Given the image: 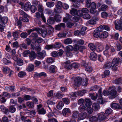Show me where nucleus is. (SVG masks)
Instances as JSON below:
<instances>
[{
  "label": "nucleus",
  "instance_id": "obj_18",
  "mask_svg": "<svg viewBox=\"0 0 122 122\" xmlns=\"http://www.w3.org/2000/svg\"><path fill=\"white\" fill-rule=\"evenodd\" d=\"M66 17L63 18V21L64 22H67L70 20V18L71 17L67 13L66 14Z\"/></svg>",
  "mask_w": 122,
  "mask_h": 122
},
{
  "label": "nucleus",
  "instance_id": "obj_57",
  "mask_svg": "<svg viewBox=\"0 0 122 122\" xmlns=\"http://www.w3.org/2000/svg\"><path fill=\"white\" fill-rule=\"evenodd\" d=\"M108 14L106 12L103 11L102 12L101 14V16L102 17L105 18L108 16Z\"/></svg>",
  "mask_w": 122,
  "mask_h": 122
},
{
  "label": "nucleus",
  "instance_id": "obj_33",
  "mask_svg": "<svg viewBox=\"0 0 122 122\" xmlns=\"http://www.w3.org/2000/svg\"><path fill=\"white\" fill-rule=\"evenodd\" d=\"M116 50L117 51H120L122 48V46L121 44L118 42H117L116 44Z\"/></svg>",
  "mask_w": 122,
  "mask_h": 122
},
{
  "label": "nucleus",
  "instance_id": "obj_1",
  "mask_svg": "<svg viewBox=\"0 0 122 122\" xmlns=\"http://www.w3.org/2000/svg\"><path fill=\"white\" fill-rule=\"evenodd\" d=\"M61 20V17L59 15L55 16L54 19L52 17H50L47 20L48 23H53L56 22H60Z\"/></svg>",
  "mask_w": 122,
  "mask_h": 122
},
{
  "label": "nucleus",
  "instance_id": "obj_32",
  "mask_svg": "<svg viewBox=\"0 0 122 122\" xmlns=\"http://www.w3.org/2000/svg\"><path fill=\"white\" fill-rule=\"evenodd\" d=\"M97 118L95 116L91 117L89 119V121L92 122H96L97 121Z\"/></svg>",
  "mask_w": 122,
  "mask_h": 122
},
{
  "label": "nucleus",
  "instance_id": "obj_52",
  "mask_svg": "<svg viewBox=\"0 0 122 122\" xmlns=\"http://www.w3.org/2000/svg\"><path fill=\"white\" fill-rule=\"evenodd\" d=\"M8 18L6 17H1V22L2 23H7V22Z\"/></svg>",
  "mask_w": 122,
  "mask_h": 122
},
{
  "label": "nucleus",
  "instance_id": "obj_25",
  "mask_svg": "<svg viewBox=\"0 0 122 122\" xmlns=\"http://www.w3.org/2000/svg\"><path fill=\"white\" fill-rule=\"evenodd\" d=\"M79 110L80 112L86 110L87 108L84 104H82L79 107Z\"/></svg>",
  "mask_w": 122,
  "mask_h": 122
},
{
  "label": "nucleus",
  "instance_id": "obj_58",
  "mask_svg": "<svg viewBox=\"0 0 122 122\" xmlns=\"http://www.w3.org/2000/svg\"><path fill=\"white\" fill-rule=\"evenodd\" d=\"M74 34L76 36H79L82 35V34L81 31L79 30H77L75 31L74 32Z\"/></svg>",
  "mask_w": 122,
  "mask_h": 122
},
{
  "label": "nucleus",
  "instance_id": "obj_30",
  "mask_svg": "<svg viewBox=\"0 0 122 122\" xmlns=\"http://www.w3.org/2000/svg\"><path fill=\"white\" fill-rule=\"evenodd\" d=\"M16 110L15 107L13 106H11L9 107V112H10L11 113H14L15 112Z\"/></svg>",
  "mask_w": 122,
  "mask_h": 122
},
{
  "label": "nucleus",
  "instance_id": "obj_27",
  "mask_svg": "<svg viewBox=\"0 0 122 122\" xmlns=\"http://www.w3.org/2000/svg\"><path fill=\"white\" fill-rule=\"evenodd\" d=\"M43 39L41 38H39L36 41H35L34 39L32 40V42L33 43H35L37 42L38 43H40L43 42Z\"/></svg>",
  "mask_w": 122,
  "mask_h": 122
},
{
  "label": "nucleus",
  "instance_id": "obj_21",
  "mask_svg": "<svg viewBox=\"0 0 122 122\" xmlns=\"http://www.w3.org/2000/svg\"><path fill=\"white\" fill-rule=\"evenodd\" d=\"M108 8V6L106 5H103L101 6L100 8H99V11H105Z\"/></svg>",
  "mask_w": 122,
  "mask_h": 122
},
{
  "label": "nucleus",
  "instance_id": "obj_55",
  "mask_svg": "<svg viewBox=\"0 0 122 122\" xmlns=\"http://www.w3.org/2000/svg\"><path fill=\"white\" fill-rule=\"evenodd\" d=\"M85 70L88 72H90L92 71V69L91 66L88 65L86 67Z\"/></svg>",
  "mask_w": 122,
  "mask_h": 122
},
{
  "label": "nucleus",
  "instance_id": "obj_4",
  "mask_svg": "<svg viewBox=\"0 0 122 122\" xmlns=\"http://www.w3.org/2000/svg\"><path fill=\"white\" fill-rule=\"evenodd\" d=\"M87 116V114L85 112H82L79 114L78 118L79 120H83Z\"/></svg>",
  "mask_w": 122,
  "mask_h": 122
},
{
  "label": "nucleus",
  "instance_id": "obj_59",
  "mask_svg": "<svg viewBox=\"0 0 122 122\" xmlns=\"http://www.w3.org/2000/svg\"><path fill=\"white\" fill-rule=\"evenodd\" d=\"M5 26V25L4 23H2V24H0V30L1 32L4 31V28Z\"/></svg>",
  "mask_w": 122,
  "mask_h": 122
},
{
  "label": "nucleus",
  "instance_id": "obj_48",
  "mask_svg": "<svg viewBox=\"0 0 122 122\" xmlns=\"http://www.w3.org/2000/svg\"><path fill=\"white\" fill-rule=\"evenodd\" d=\"M46 5L47 7H52L54 5V3L53 2H48L46 3Z\"/></svg>",
  "mask_w": 122,
  "mask_h": 122
},
{
  "label": "nucleus",
  "instance_id": "obj_9",
  "mask_svg": "<svg viewBox=\"0 0 122 122\" xmlns=\"http://www.w3.org/2000/svg\"><path fill=\"white\" fill-rule=\"evenodd\" d=\"M97 56V54L94 52L91 53L89 56L91 60L95 61L96 60Z\"/></svg>",
  "mask_w": 122,
  "mask_h": 122
},
{
  "label": "nucleus",
  "instance_id": "obj_37",
  "mask_svg": "<svg viewBox=\"0 0 122 122\" xmlns=\"http://www.w3.org/2000/svg\"><path fill=\"white\" fill-rule=\"evenodd\" d=\"M62 2L60 1H58L57 2L56 7L59 9H61L62 7Z\"/></svg>",
  "mask_w": 122,
  "mask_h": 122
},
{
  "label": "nucleus",
  "instance_id": "obj_53",
  "mask_svg": "<svg viewBox=\"0 0 122 122\" xmlns=\"http://www.w3.org/2000/svg\"><path fill=\"white\" fill-rule=\"evenodd\" d=\"M61 44L59 42L56 43L53 46L54 48H59L61 47Z\"/></svg>",
  "mask_w": 122,
  "mask_h": 122
},
{
  "label": "nucleus",
  "instance_id": "obj_54",
  "mask_svg": "<svg viewBox=\"0 0 122 122\" xmlns=\"http://www.w3.org/2000/svg\"><path fill=\"white\" fill-rule=\"evenodd\" d=\"M79 46L78 45L76 44L75 45L74 48H73V50L74 51L76 52V54L78 53V51L79 50Z\"/></svg>",
  "mask_w": 122,
  "mask_h": 122
},
{
  "label": "nucleus",
  "instance_id": "obj_49",
  "mask_svg": "<svg viewBox=\"0 0 122 122\" xmlns=\"http://www.w3.org/2000/svg\"><path fill=\"white\" fill-rule=\"evenodd\" d=\"M38 112L39 114H44L46 113V111L43 108L38 110Z\"/></svg>",
  "mask_w": 122,
  "mask_h": 122
},
{
  "label": "nucleus",
  "instance_id": "obj_34",
  "mask_svg": "<svg viewBox=\"0 0 122 122\" xmlns=\"http://www.w3.org/2000/svg\"><path fill=\"white\" fill-rule=\"evenodd\" d=\"M62 101L64 103L66 104H69L70 100L68 98L66 97L63 98L62 99Z\"/></svg>",
  "mask_w": 122,
  "mask_h": 122
},
{
  "label": "nucleus",
  "instance_id": "obj_40",
  "mask_svg": "<svg viewBox=\"0 0 122 122\" xmlns=\"http://www.w3.org/2000/svg\"><path fill=\"white\" fill-rule=\"evenodd\" d=\"M89 95L90 97H91V98L94 100L97 99L98 96V95L97 94H96V96H94V93H90Z\"/></svg>",
  "mask_w": 122,
  "mask_h": 122
},
{
  "label": "nucleus",
  "instance_id": "obj_46",
  "mask_svg": "<svg viewBox=\"0 0 122 122\" xmlns=\"http://www.w3.org/2000/svg\"><path fill=\"white\" fill-rule=\"evenodd\" d=\"M112 110L110 108H108L106 111L105 114L106 116L110 114L112 112Z\"/></svg>",
  "mask_w": 122,
  "mask_h": 122
},
{
  "label": "nucleus",
  "instance_id": "obj_51",
  "mask_svg": "<svg viewBox=\"0 0 122 122\" xmlns=\"http://www.w3.org/2000/svg\"><path fill=\"white\" fill-rule=\"evenodd\" d=\"M17 64L19 66H22L23 64V61L21 59H18L17 61Z\"/></svg>",
  "mask_w": 122,
  "mask_h": 122
},
{
  "label": "nucleus",
  "instance_id": "obj_31",
  "mask_svg": "<svg viewBox=\"0 0 122 122\" xmlns=\"http://www.w3.org/2000/svg\"><path fill=\"white\" fill-rule=\"evenodd\" d=\"M115 26L117 30H121L122 29L121 23H115Z\"/></svg>",
  "mask_w": 122,
  "mask_h": 122
},
{
  "label": "nucleus",
  "instance_id": "obj_47",
  "mask_svg": "<svg viewBox=\"0 0 122 122\" xmlns=\"http://www.w3.org/2000/svg\"><path fill=\"white\" fill-rule=\"evenodd\" d=\"M79 114V112L77 111H74L73 112L72 114V117L75 118H77L78 115Z\"/></svg>",
  "mask_w": 122,
  "mask_h": 122
},
{
  "label": "nucleus",
  "instance_id": "obj_22",
  "mask_svg": "<svg viewBox=\"0 0 122 122\" xmlns=\"http://www.w3.org/2000/svg\"><path fill=\"white\" fill-rule=\"evenodd\" d=\"M30 6V3L29 2L26 3L24 7V10L27 11L29 10Z\"/></svg>",
  "mask_w": 122,
  "mask_h": 122
},
{
  "label": "nucleus",
  "instance_id": "obj_14",
  "mask_svg": "<svg viewBox=\"0 0 122 122\" xmlns=\"http://www.w3.org/2000/svg\"><path fill=\"white\" fill-rule=\"evenodd\" d=\"M27 17H24L23 18L20 17L18 23H22V22H27L28 21V19Z\"/></svg>",
  "mask_w": 122,
  "mask_h": 122
},
{
  "label": "nucleus",
  "instance_id": "obj_7",
  "mask_svg": "<svg viewBox=\"0 0 122 122\" xmlns=\"http://www.w3.org/2000/svg\"><path fill=\"white\" fill-rule=\"evenodd\" d=\"M117 95V92L115 90H112L109 93V97L110 98H115Z\"/></svg>",
  "mask_w": 122,
  "mask_h": 122
},
{
  "label": "nucleus",
  "instance_id": "obj_61",
  "mask_svg": "<svg viewBox=\"0 0 122 122\" xmlns=\"http://www.w3.org/2000/svg\"><path fill=\"white\" fill-rule=\"evenodd\" d=\"M83 18L85 19H89L91 18L90 15L88 14H85L83 15Z\"/></svg>",
  "mask_w": 122,
  "mask_h": 122
},
{
  "label": "nucleus",
  "instance_id": "obj_2",
  "mask_svg": "<svg viewBox=\"0 0 122 122\" xmlns=\"http://www.w3.org/2000/svg\"><path fill=\"white\" fill-rule=\"evenodd\" d=\"M96 6V4L95 3L92 2L91 3V8L90 11V12L91 14H95L96 15H98V12L95 10Z\"/></svg>",
  "mask_w": 122,
  "mask_h": 122
},
{
  "label": "nucleus",
  "instance_id": "obj_8",
  "mask_svg": "<svg viewBox=\"0 0 122 122\" xmlns=\"http://www.w3.org/2000/svg\"><path fill=\"white\" fill-rule=\"evenodd\" d=\"M111 107L114 109L122 110V105H119L117 103H114L112 104Z\"/></svg>",
  "mask_w": 122,
  "mask_h": 122
},
{
  "label": "nucleus",
  "instance_id": "obj_64",
  "mask_svg": "<svg viewBox=\"0 0 122 122\" xmlns=\"http://www.w3.org/2000/svg\"><path fill=\"white\" fill-rule=\"evenodd\" d=\"M30 10L32 12L34 13L37 10V8L35 6L32 5L30 8Z\"/></svg>",
  "mask_w": 122,
  "mask_h": 122
},
{
  "label": "nucleus",
  "instance_id": "obj_29",
  "mask_svg": "<svg viewBox=\"0 0 122 122\" xmlns=\"http://www.w3.org/2000/svg\"><path fill=\"white\" fill-rule=\"evenodd\" d=\"M26 104L29 108H32L34 107V104L33 102H26Z\"/></svg>",
  "mask_w": 122,
  "mask_h": 122
},
{
  "label": "nucleus",
  "instance_id": "obj_39",
  "mask_svg": "<svg viewBox=\"0 0 122 122\" xmlns=\"http://www.w3.org/2000/svg\"><path fill=\"white\" fill-rule=\"evenodd\" d=\"M63 103L61 101L56 106V108L58 109H61L64 106Z\"/></svg>",
  "mask_w": 122,
  "mask_h": 122
},
{
  "label": "nucleus",
  "instance_id": "obj_56",
  "mask_svg": "<svg viewBox=\"0 0 122 122\" xmlns=\"http://www.w3.org/2000/svg\"><path fill=\"white\" fill-rule=\"evenodd\" d=\"M87 80L86 78L83 79L82 82V85L84 86H86L87 85Z\"/></svg>",
  "mask_w": 122,
  "mask_h": 122
},
{
  "label": "nucleus",
  "instance_id": "obj_63",
  "mask_svg": "<svg viewBox=\"0 0 122 122\" xmlns=\"http://www.w3.org/2000/svg\"><path fill=\"white\" fill-rule=\"evenodd\" d=\"M26 73L23 71L20 72L18 74V76L20 77H22L26 75Z\"/></svg>",
  "mask_w": 122,
  "mask_h": 122
},
{
  "label": "nucleus",
  "instance_id": "obj_10",
  "mask_svg": "<svg viewBox=\"0 0 122 122\" xmlns=\"http://www.w3.org/2000/svg\"><path fill=\"white\" fill-rule=\"evenodd\" d=\"M36 53L34 51L30 52L29 55V57L30 61L33 60L36 58Z\"/></svg>",
  "mask_w": 122,
  "mask_h": 122
},
{
  "label": "nucleus",
  "instance_id": "obj_62",
  "mask_svg": "<svg viewBox=\"0 0 122 122\" xmlns=\"http://www.w3.org/2000/svg\"><path fill=\"white\" fill-rule=\"evenodd\" d=\"M30 52L29 50H27L23 52V56L24 57L26 56L29 54H30Z\"/></svg>",
  "mask_w": 122,
  "mask_h": 122
},
{
  "label": "nucleus",
  "instance_id": "obj_19",
  "mask_svg": "<svg viewBox=\"0 0 122 122\" xmlns=\"http://www.w3.org/2000/svg\"><path fill=\"white\" fill-rule=\"evenodd\" d=\"M88 46L92 51H94L96 50V46L93 43L89 44Z\"/></svg>",
  "mask_w": 122,
  "mask_h": 122
},
{
  "label": "nucleus",
  "instance_id": "obj_36",
  "mask_svg": "<svg viewBox=\"0 0 122 122\" xmlns=\"http://www.w3.org/2000/svg\"><path fill=\"white\" fill-rule=\"evenodd\" d=\"M56 66L54 65L51 66L49 68V70L50 72H55Z\"/></svg>",
  "mask_w": 122,
  "mask_h": 122
},
{
  "label": "nucleus",
  "instance_id": "obj_5",
  "mask_svg": "<svg viewBox=\"0 0 122 122\" xmlns=\"http://www.w3.org/2000/svg\"><path fill=\"white\" fill-rule=\"evenodd\" d=\"M37 55L38 58L43 59L46 55V52L45 50H43L41 52L37 53Z\"/></svg>",
  "mask_w": 122,
  "mask_h": 122
},
{
  "label": "nucleus",
  "instance_id": "obj_45",
  "mask_svg": "<svg viewBox=\"0 0 122 122\" xmlns=\"http://www.w3.org/2000/svg\"><path fill=\"white\" fill-rule=\"evenodd\" d=\"M3 72L5 73H7L10 71V69L6 67H4L2 69Z\"/></svg>",
  "mask_w": 122,
  "mask_h": 122
},
{
  "label": "nucleus",
  "instance_id": "obj_6",
  "mask_svg": "<svg viewBox=\"0 0 122 122\" xmlns=\"http://www.w3.org/2000/svg\"><path fill=\"white\" fill-rule=\"evenodd\" d=\"M119 62H122V58H114L113 59L112 62L113 64L117 66L118 65Z\"/></svg>",
  "mask_w": 122,
  "mask_h": 122
},
{
  "label": "nucleus",
  "instance_id": "obj_28",
  "mask_svg": "<svg viewBox=\"0 0 122 122\" xmlns=\"http://www.w3.org/2000/svg\"><path fill=\"white\" fill-rule=\"evenodd\" d=\"M106 115L104 113V114H99L98 116V119L101 120L105 119L106 118Z\"/></svg>",
  "mask_w": 122,
  "mask_h": 122
},
{
  "label": "nucleus",
  "instance_id": "obj_26",
  "mask_svg": "<svg viewBox=\"0 0 122 122\" xmlns=\"http://www.w3.org/2000/svg\"><path fill=\"white\" fill-rule=\"evenodd\" d=\"M87 92V90H84L81 91L77 92V95L79 96H82Z\"/></svg>",
  "mask_w": 122,
  "mask_h": 122
},
{
  "label": "nucleus",
  "instance_id": "obj_3",
  "mask_svg": "<svg viewBox=\"0 0 122 122\" xmlns=\"http://www.w3.org/2000/svg\"><path fill=\"white\" fill-rule=\"evenodd\" d=\"M61 64L62 65H64V67L67 70H71L72 68L71 64L69 61L66 62H62Z\"/></svg>",
  "mask_w": 122,
  "mask_h": 122
},
{
  "label": "nucleus",
  "instance_id": "obj_35",
  "mask_svg": "<svg viewBox=\"0 0 122 122\" xmlns=\"http://www.w3.org/2000/svg\"><path fill=\"white\" fill-rule=\"evenodd\" d=\"M72 42V40L70 38L66 39L64 41V43L66 44H69Z\"/></svg>",
  "mask_w": 122,
  "mask_h": 122
},
{
  "label": "nucleus",
  "instance_id": "obj_41",
  "mask_svg": "<svg viewBox=\"0 0 122 122\" xmlns=\"http://www.w3.org/2000/svg\"><path fill=\"white\" fill-rule=\"evenodd\" d=\"M54 59L53 58L49 57L47 58L46 62L48 63H52L54 62Z\"/></svg>",
  "mask_w": 122,
  "mask_h": 122
},
{
  "label": "nucleus",
  "instance_id": "obj_12",
  "mask_svg": "<svg viewBox=\"0 0 122 122\" xmlns=\"http://www.w3.org/2000/svg\"><path fill=\"white\" fill-rule=\"evenodd\" d=\"M85 104L86 107H90L92 104L91 100L89 99H86L85 101Z\"/></svg>",
  "mask_w": 122,
  "mask_h": 122
},
{
  "label": "nucleus",
  "instance_id": "obj_44",
  "mask_svg": "<svg viewBox=\"0 0 122 122\" xmlns=\"http://www.w3.org/2000/svg\"><path fill=\"white\" fill-rule=\"evenodd\" d=\"M98 20V18L97 17H94L92 20H90L89 21L90 23H95L97 22Z\"/></svg>",
  "mask_w": 122,
  "mask_h": 122
},
{
  "label": "nucleus",
  "instance_id": "obj_50",
  "mask_svg": "<svg viewBox=\"0 0 122 122\" xmlns=\"http://www.w3.org/2000/svg\"><path fill=\"white\" fill-rule=\"evenodd\" d=\"M20 36L21 38H25L27 37L28 36V34L26 32H23L21 34Z\"/></svg>",
  "mask_w": 122,
  "mask_h": 122
},
{
  "label": "nucleus",
  "instance_id": "obj_43",
  "mask_svg": "<svg viewBox=\"0 0 122 122\" xmlns=\"http://www.w3.org/2000/svg\"><path fill=\"white\" fill-rule=\"evenodd\" d=\"M71 14L73 15H75L77 14V11L76 9H73L70 11Z\"/></svg>",
  "mask_w": 122,
  "mask_h": 122
},
{
  "label": "nucleus",
  "instance_id": "obj_16",
  "mask_svg": "<svg viewBox=\"0 0 122 122\" xmlns=\"http://www.w3.org/2000/svg\"><path fill=\"white\" fill-rule=\"evenodd\" d=\"M108 35V33L106 31H104L100 34L99 37L100 38H105Z\"/></svg>",
  "mask_w": 122,
  "mask_h": 122
},
{
  "label": "nucleus",
  "instance_id": "obj_24",
  "mask_svg": "<svg viewBox=\"0 0 122 122\" xmlns=\"http://www.w3.org/2000/svg\"><path fill=\"white\" fill-rule=\"evenodd\" d=\"M62 26L64 27L65 26L64 23H60L57 25L55 27V29L57 30H60L61 27Z\"/></svg>",
  "mask_w": 122,
  "mask_h": 122
},
{
  "label": "nucleus",
  "instance_id": "obj_23",
  "mask_svg": "<svg viewBox=\"0 0 122 122\" xmlns=\"http://www.w3.org/2000/svg\"><path fill=\"white\" fill-rule=\"evenodd\" d=\"M70 111L69 109L66 108L64 109L62 111V114L63 116H65L70 113Z\"/></svg>",
  "mask_w": 122,
  "mask_h": 122
},
{
  "label": "nucleus",
  "instance_id": "obj_60",
  "mask_svg": "<svg viewBox=\"0 0 122 122\" xmlns=\"http://www.w3.org/2000/svg\"><path fill=\"white\" fill-rule=\"evenodd\" d=\"M66 49L68 51H70L73 50V47L71 45H69L66 47Z\"/></svg>",
  "mask_w": 122,
  "mask_h": 122
},
{
  "label": "nucleus",
  "instance_id": "obj_11",
  "mask_svg": "<svg viewBox=\"0 0 122 122\" xmlns=\"http://www.w3.org/2000/svg\"><path fill=\"white\" fill-rule=\"evenodd\" d=\"M112 64L111 62H107L104 65L103 67L104 68L109 69L112 66Z\"/></svg>",
  "mask_w": 122,
  "mask_h": 122
},
{
  "label": "nucleus",
  "instance_id": "obj_17",
  "mask_svg": "<svg viewBox=\"0 0 122 122\" xmlns=\"http://www.w3.org/2000/svg\"><path fill=\"white\" fill-rule=\"evenodd\" d=\"M113 83L117 84H119L122 83V79L121 78L116 79L115 80L113 81Z\"/></svg>",
  "mask_w": 122,
  "mask_h": 122
},
{
  "label": "nucleus",
  "instance_id": "obj_42",
  "mask_svg": "<svg viewBox=\"0 0 122 122\" xmlns=\"http://www.w3.org/2000/svg\"><path fill=\"white\" fill-rule=\"evenodd\" d=\"M13 36L14 37V39L15 41H16V38H18V32L17 31H15L13 32Z\"/></svg>",
  "mask_w": 122,
  "mask_h": 122
},
{
  "label": "nucleus",
  "instance_id": "obj_13",
  "mask_svg": "<svg viewBox=\"0 0 122 122\" xmlns=\"http://www.w3.org/2000/svg\"><path fill=\"white\" fill-rule=\"evenodd\" d=\"M34 68V65L32 64L28 65V67L26 68V70L29 72H31L33 71Z\"/></svg>",
  "mask_w": 122,
  "mask_h": 122
},
{
  "label": "nucleus",
  "instance_id": "obj_38",
  "mask_svg": "<svg viewBox=\"0 0 122 122\" xmlns=\"http://www.w3.org/2000/svg\"><path fill=\"white\" fill-rule=\"evenodd\" d=\"M93 35L94 37L98 38L99 37L100 33L97 30H95L93 33Z\"/></svg>",
  "mask_w": 122,
  "mask_h": 122
},
{
  "label": "nucleus",
  "instance_id": "obj_15",
  "mask_svg": "<svg viewBox=\"0 0 122 122\" xmlns=\"http://www.w3.org/2000/svg\"><path fill=\"white\" fill-rule=\"evenodd\" d=\"M92 109L93 110L97 111L100 108L99 104L97 103H94L92 105Z\"/></svg>",
  "mask_w": 122,
  "mask_h": 122
},
{
  "label": "nucleus",
  "instance_id": "obj_20",
  "mask_svg": "<svg viewBox=\"0 0 122 122\" xmlns=\"http://www.w3.org/2000/svg\"><path fill=\"white\" fill-rule=\"evenodd\" d=\"M0 107L1 111L3 112L5 114L9 113L8 110L4 106L2 105L0 106Z\"/></svg>",
  "mask_w": 122,
  "mask_h": 122
}]
</instances>
